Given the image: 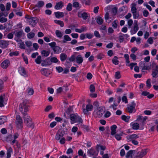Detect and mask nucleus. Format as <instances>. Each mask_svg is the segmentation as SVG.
<instances>
[{"mask_svg": "<svg viewBox=\"0 0 158 158\" xmlns=\"http://www.w3.org/2000/svg\"><path fill=\"white\" fill-rule=\"evenodd\" d=\"M14 34L15 35L14 40L17 42H22V40L20 39L24 35V32L23 30H15L14 31Z\"/></svg>", "mask_w": 158, "mask_h": 158, "instance_id": "f257e3e1", "label": "nucleus"}, {"mask_svg": "<svg viewBox=\"0 0 158 158\" xmlns=\"http://www.w3.org/2000/svg\"><path fill=\"white\" fill-rule=\"evenodd\" d=\"M24 123L26 126L29 127L33 129L34 128V125L31 118L27 114H25L23 116Z\"/></svg>", "mask_w": 158, "mask_h": 158, "instance_id": "f03ea898", "label": "nucleus"}, {"mask_svg": "<svg viewBox=\"0 0 158 158\" xmlns=\"http://www.w3.org/2000/svg\"><path fill=\"white\" fill-rule=\"evenodd\" d=\"M104 112L103 107L100 106L94 110L93 114L94 117L96 118H99L102 117Z\"/></svg>", "mask_w": 158, "mask_h": 158, "instance_id": "7ed1b4c3", "label": "nucleus"}, {"mask_svg": "<svg viewBox=\"0 0 158 158\" xmlns=\"http://www.w3.org/2000/svg\"><path fill=\"white\" fill-rule=\"evenodd\" d=\"M135 106L136 103L135 102L133 101L131 103L127 105V112L129 113H135L136 111Z\"/></svg>", "mask_w": 158, "mask_h": 158, "instance_id": "20e7f679", "label": "nucleus"}, {"mask_svg": "<svg viewBox=\"0 0 158 158\" xmlns=\"http://www.w3.org/2000/svg\"><path fill=\"white\" fill-rule=\"evenodd\" d=\"M19 108L20 111L24 115L27 114L26 112L28 111V106L24 102L20 104Z\"/></svg>", "mask_w": 158, "mask_h": 158, "instance_id": "39448f33", "label": "nucleus"}, {"mask_svg": "<svg viewBox=\"0 0 158 158\" xmlns=\"http://www.w3.org/2000/svg\"><path fill=\"white\" fill-rule=\"evenodd\" d=\"M39 19L36 17H32L28 19V23L32 27H35Z\"/></svg>", "mask_w": 158, "mask_h": 158, "instance_id": "423d86ee", "label": "nucleus"}, {"mask_svg": "<svg viewBox=\"0 0 158 158\" xmlns=\"http://www.w3.org/2000/svg\"><path fill=\"white\" fill-rule=\"evenodd\" d=\"M15 123L18 128H21L23 127L22 119L19 115H17L16 116Z\"/></svg>", "mask_w": 158, "mask_h": 158, "instance_id": "0eeeda50", "label": "nucleus"}, {"mask_svg": "<svg viewBox=\"0 0 158 158\" xmlns=\"http://www.w3.org/2000/svg\"><path fill=\"white\" fill-rule=\"evenodd\" d=\"M65 134V131L64 130L61 129H59L56 135L55 139L57 140H59L61 137L63 136Z\"/></svg>", "mask_w": 158, "mask_h": 158, "instance_id": "6e6552de", "label": "nucleus"}, {"mask_svg": "<svg viewBox=\"0 0 158 158\" xmlns=\"http://www.w3.org/2000/svg\"><path fill=\"white\" fill-rule=\"evenodd\" d=\"M147 153V149L142 150L141 151L138 153L137 155L135 156V158H142Z\"/></svg>", "mask_w": 158, "mask_h": 158, "instance_id": "1a4fd4ad", "label": "nucleus"}, {"mask_svg": "<svg viewBox=\"0 0 158 158\" xmlns=\"http://www.w3.org/2000/svg\"><path fill=\"white\" fill-rule=\"evenodd\" d=\"M151 75L153 78L158 77V65L156 66V69L152 70Z\"/></svg>", "mask_w": 158, "mask_h": 158, "instance_id": "9d476101", "label": "nucleus"}, {"mask_svg": "<svg viewBox=\"0 0 158 158\" xmlns=\"http://www.w3.org/2000/svg\"><path fill=\"white\" fill-rule=\"evenodd\" d=\"M19 72L21 75L25 77H27V74L25 69V68L23 67H20L19 68Z\"/></svg>", "mask_w": 158, "mask_h": 158, "instance_id": "9b49d317", "label": "nucleus"}, {"mask_svg": "<svg viewBox=\"0 0 158 158\" xmlns=\"http://www.w3.org/2000/svg\"><path fill=\"white\" fill-rule=\"evenodd\" d=\"M148 118V117L147 116H145L143 117L142 116L139 115L137 120L138 121H140L144 125L146 123V120Z\"/></svg>", "mask_w": 158, "mask_h": 158, "instance_id": "f8f14e48", "label": "nucleus"}, {"mask_svg": "<svg viewBox=\"0 0 158 158\" xmlns=\"http://www.w3.org/2000/svg\"><path fill=\"white\" fill-rule=\"evenodd\" d=\"M93 108V106L92 105L88 104L86 106V109H83V112L85 114H87L88 112L92 111Z\"/></svg>", "mask_w": 158, "mask_h": 158, "instance_id": "ddd939ff", "label": "nucleus"}, {"mask_svg": "<svg viewBox=\"0 0 158 158\" xmlns=\"http://www.w3.org/2000/svg\"><path fill=\"white\" fill-rule=\"evenodd\" d=\"M10 64V61L6 59L1 64V65L3 69H6L9 65Z\"/></svg>", "mask_w": 158, "mask_h": 158, "instance_id": "4468645a", "label": "nucleus"}, {"mask_svg": "<svg viewBox=\"0 0 158 158\" xmlns=\"http://www.w3.org/2000/svg\"><path fill=\"white\" fill-rule=\"evenodd\" d=\"M51 64V61L50 60V58L45 59L42 61L41 63V65L43 66H45L47 65H49Z\"/></svg>", "mask_w": 158, "mask_h": 158, "instance_id": "2eb2a0df", "label": "nucleus"}, {"mask_svg": "<svg viewBox=\"0 0 158 158\" xmlns=\"http://www.w3.org/2000/svg\"><path fill=\"white\" fill-rule=\"evenodd\" d=\"M83 58L82 55L80 54L78 55L76 57V62L78 64L82 63L83 61Z\"/></svg>", "mask_w": 158, "mask_h": 158, "instance_id": "dca6fc26", "label": "nucleus"}, {"mask_svg": "<svg viewBox=\"0 0 158 158\" xmlns=\"http://www.w3.org/2000/svg\"><path fill=\"white\" fill-rule=\"evenodd\" d=\"M8 45V42L4 40H0V47L2 48H6Z\"/></svg>", "mask_w": 158, "mask_h": 158, "instance_id": "f3484780", "label": "nucleus"}, {"mask_svg": "<svg viewBox=\"0 0 158 158\" xmlns=\"http://www.w3.org/2000/svg\"><path fill=\"white\" fill-rule=\"evenodd\" d=\"M63 6L64 3L62 1H60L56 3L55 6V9L56 10H59L61 9Z\"/></svg>", "mask_w": 158, "mask_h": 158, "instance_id": "a211bd4d", "label": "nucleus"}, {"mask_svg": "<svg viewBox=\"0 0 158 158\" xmlns=\"http://www.w3.org/2000/svg\"><path fill=\"white\" fill-rule=\"evenodd\" d=\"M52 49L54 53L56 54L60 53L62 51V48L60 47L56 46Z\"/></svg>", "mask_w": 158, "mask_h": 158, "instance_id": "6ab92c4d", "label": "nucleus"}, {"mask_svg": "<svg viewBox=\"0 0 158 158\" xmlns=\"http://www.w3.org/2000/svg\"><path fill=\"white\" fill-rule=\"evenodd\" d=\"M136 151L135 150H130L126 154V158H132L133 154L134 153H135Z\"/></svg>", "mask_w": 158, "mask_h": 158, "instance_id": "aec40b11", "label": "nucleus"}, {"mask_svg": "<svg viewBox=\"0 0 158 158\" xmlns=\"http://www.w3.org/2000/svg\"><path fill=\"white\" fill-rule=\"evenodd\" d=\"M89 153L91 155L97 156L98 154V150L96 151L94 149L91 148L89 150Z\"/></svg>", "mask_w": 158, "mask_h": 158, "instance_id": "412c9836", "label": "nucleus"}, {"mask_svg": "<svg viewBox=\"0 0 158 158\" xmlns=\"http://www.w3.org/2000/svg\"><path fill=\"white\" fill-rule=\"evenodd\" d=\"M139 30V27L138 25V22L137 21H134V26L133 28V31L134 32H132V34H134L137 31Z\"/></svg>", "mask_w": 158, "mask_h": 158, "instance_id": "4be33fe9", "label": "nucleus"}, {"mask_svg": "<svg viewBox=\"0 0 158 158\" xmlns=\"http://www.w3.org/2000/svg\"><path fill=\"white\" fill-rule=\"evenodd\" d=\"M78 114H71L70 115V118L71 121V123H74V121H75L76 118Z\"/></svg>", "mask_w": 158, "mask_h": 158, "instance_id": "5701e85b", "label": "nucleus"}, {"mask_svg": "<svg viewBox=\"0 0 158 158\" xmlns=\"http://www.w3.org/2000/svg\"><path fill=\"white\" fill-rule=\"evenodd\" d=\"M44 5V2L42 1H39L35 5V6L34 8L35 7H38L39 8H40L42 7Z\"/></svg>", "mask_w": 158, "mask_h": 158, "instance_id": "b1692460", "label": "nucleus"}, {"mask_svg": "<svg viewBox=\"0 0 158 158\" xmlns=\"http://www.w3.org/2000/svg\"><path fill=\"white\" fill-rule=\"evenodd\" d=\"M54 15L55 17L57 18H60L64 17V14L63 12H54Z\"/></svg>", "mask_w": 158, "mask_h": 158, "instance_id": "393cba45", "label": "nucleus"}, {"mask_svg": "<svg viewBox=\"0 0 158 158\" xmlns=\"http://www.w3.org/2000/svg\"><path fill=\"white\" fill-rule=\"evenodd\" d=\"M78 17L80 18H82L84 20H86L88 17V15L86 12H83L81 14H79Z\"/></svg>", "mask_w": 158, "mask_h": 158, "instance_id": "a878e982", "label": "nucleus"}, {"mask_svg": "<svg viewBox=\"0 0 158 158\" xmlns=\"http://www.w3.org/2000/svg\"><path fill=\"white\" fill-rule=\"evenodd\" d=\"M117 128V126L115 125H113L110 127L111 130V134L112 135H114L116 133V129Z\"/></svg>", "mask_w": 158, "mask_h": 158, "instance_id": "bb28decb", "label": "nucleus"}, {"mask_svg": "<svg viewBox=\"0 0 158 158\" xmlns=\"http://www.w3.org/2000/svg\"><path fill=\"white\" fill-rule=\"evenodd\" d=\"M5 99V96L1 95L0 96V107L4 106V101Z\"/></svg>", "mask_w": 158, "mask_h": 158, "instance_id": "cd10ccee", "label": "nucleus"}, {"mask_svg": "<svg viewBox=\"0 0 158 158\" xmlns=\"http://www.w3.org/2000/svg\"><path fill=\"white\" fill-rule=\"evenodd\" d=\"M131 126L133 129L137 130L139 128V124L137 123H131Z\"/></svg>", "mask_w": 158, "mask_h": 158, "instance_id": "c85d7f7f", "label": "nucleus"}, {"mask_svg": "<svg viewBox=\"0 0 158 158\" xmlns=\"http://www.w3.org/2000/svg\"><path fill=\"white\" fill-rule=\"evenodd\" d=\"M40 71L42 74L45 76H48L50 74L48 73V70L46 69H42Z\"/></svg>", "mask_w": 158, "mask_h": 158, "instance_id": "c756f323", "label": "nucleus"}, {"mask_svg": "<svg viewBox=\"0 0 158 158\" xmlns=\"http://www.w3.org/2000/svg\"><path fill=\"white\" fill-rule=\"evenodd\" d=\"M60 57L61 61L63 62L67 59V56L65 53H62L60 55Z\"/></svg>", "mask_w": 158, "mask_h": 158, "instance_id": "7c9ffc66", "label": "nucleus"}, {"mask_svg": "<svg viewBox=\"0 0 158 158\" xmlns=\"http://www.w3.org/2000/svg\"><path fill=\"white\" fill-rule=\"evenodd\" d=\"M13 152V149L11 147H9L7 149L6 158H10L11 156V153Z\"/></svg>", "mask_w": 158, "mask_h": 158, "instance_id": "2f4dec72", "label": "nucleus"}, {"mask_svg": "<svg viewBox=\"0 0 158 158\" xmlns=\"http://www.w3.org/2000/svg\"><path fill=\"white\" fill-rule=\"evenodd\" d=\"M6 116H0V125L3 124L6 121Z\"/></svg>", "mask_w": 158, "mask_h": 158, "instance_id": "473e14b6", "label": "nucleus"}, {"mask_svg": "<svg viewBox=\"0 0 158 158\" xmlns=\"http://www.w3.org/2000/svg\"><path fill=\"white\" fill-rule=\"evenodd\" d=\"M55 34L57 37L59 38H61L63 35L62 33L59 30H56Z\"/></svg>", "mask_w": 158, "mask_h": 158, "instance_id": "72a5a7b5", "label": "nucleus"}, {"mask_svg": "<svg viewBox=\"0 0 158 158\" xmlns=\"http://www.w3.org/2000/svg\"><path fill=\"white\" fill-rule=\"evenodd\" d=\"M42 61L41 57L40 56H38L35 60V62L38 64H40Z\"/></svg>", "mask_w": 158, "mask_h": 158, "instance_id": "f704fd0d", "label": "nucleus"}, {"mask_svg": "<svg viewBox=\"0 0 158 158\" xmlns=\"http://www.w3.org/2000/svg\"><path fill=\"white\" fill-rule=\"evenodd\" d=\"M118 57L116 56H114L112 59V62L115 65H118Z\"/></svg>", "mask_w": 158, "mask_h": 158, "instance_id": "c9c22d12", "label": "nucleus"}, {"mask_svg": "<svg viewBox=\"0 0 158 158\" xmlns=\"http://www.w3.org/2000/svg\"><path fill=\"white\" fill-rule=\"evenodd\" d=\"M54 22L56 24L60 25L61 27H63L64 26V23L62 21L60 20H54Z\"/></svg>", "mask_w": 158, "mask_h": 158, "instance_id": "e433bc0d", "label": "nucleus"}, {"mask_svg": "<svg viewBox=\"0 0 158 158\" xmlns=\"http://www.w3.org/2000/svg\"><path fill=\"white\" fill-rule=\"evenodd\" d=\"M64 40L63 41V43H65L66 41H70L71 40V38L68 35H65L64 36Z\"/></svg>", "mask_w": 158, "mask_h": 158, "instance_id": "4c0bfd02", "label": "nucleus"}, {"mask_svg": "<svg viewBox=\"0 0 158 158\" xmlns=\"http://www.w3.org/2000/svg\"><path fill=\"white\" fill-rule=\"evenodd\" d=\"M50 53V52L44 50L42 51L41 52L42 55L44 56H48L49 55Z\"/></svg>", "mask_w": 158, "mask_h": 158, "instance_id": "58836bf2", "label": "nucleus"}, {"mask_svg": "<svg viewBox=\"0 0 158 158\" xmlns=\"http://www.w3.org/2000/svg\"><path fill=\"white\" fill-rule=\"evenodd\" d=\"M103 20L102 18L100 17H98L97 19V22L99 25H101L102 24Z\"/></svg>", "mask_w": 158, "mask_h": 158, "instance_id": "ea45409f", "label": "nucleus"}, {"mask_svg": "<svg viewBox=\"0 0 158 158\" xmlns=\"http://www.w3.org/2000/svg\"><path fill=\"white\" fill-rule=\"evenodd\" d=\"M83 122V120L82 118L78 115L76 118V120L75 121H74L75 123H82Z\"/></svg>", "mask_w": 158, "mask_h": 158, "instance_id": "a19ab883", "label": "nucleus"}, {"mask_svg": "<svg viewBox=\"0 0 158 158\" xmlns=\"http://www.w3.org/2000/svg\"><path fill=\"white\" fill-rule=\"evenodd\" d=\"M50 61H51V64H52V63H56L59 62H60V61L57 59L55 57H52L50 59Z\"/></svg>", "mask_w": 158, "mask_h": 158, "instance_id": "79ce46f5", "label": "nucleus"}, {"mask_svg": "<svg viewBox=\"0 0 158 158\" xmlns=\"http://www.w3.org/2000/svg\"><path fill=\"white\" fill-rule=\"evenodd\" d=\"M28 94L30 95H31L33 94L34 91L33 89L32 88H29L27 89Z\"/></svg>", "mask_w": 158, "mask_h": 158, "instance_id": "37998d69", "label": "nucleus"}, {"mask_svg": "<svg viewBox=\"0 0 158 158\" xmlns=\"http://www.w3.org/2000/svg\"><path fill=\"white\" fill-rule=\"evenodd\" d=\"M118 23V21L117 20H115L113 22L112 26L114 29H115L117 28Z\"/></svg>", "mask_w": 158, "mask_h": 158, "instance_id": "c03bdc74", "label": "nucleus"}, {"mask_svg": "<svg viewBox=\"0 0 158 158\" xmlns=\"http://www.w3.org/2000/svg\"><path fill=\"white\" fill-rule=\"evenodd\" d=\"M151 79L150 78H149L147 79V81H146V84L147 87L148 88H150L152 86L151 84Z\"/></svg>", "mask_w": 158, "mask_h": 158, "instance_id": "a18cd8bd", "label": "nucleus"}, {"mask_svg": "<svg viewBox=\"0 0 158 158\" xmlns=\"http://www.w3.org/2000/svg\"><path fill=\"white\" fill-rule=\"evenodd\" d=\"M35 34L34 33L30 32L27 34V37L28 39H31L34 38L35 36Z\"/></svg>", "mask_w": 158, "mask_h": 158, "instance_id": "49530a36", "label": "nucleus"}, {"mask_svg": "<svg viewBox=\"0 0 158 158\" xmlns=\"http://www.w3.org/2000/svg\"><path fill=\"white\" fill-rule=\"evenodd\" d=\"M116 79H118L121 77L120 72L119 71H117L115 72L114 75Z\"/></svg>", "mask_w": 158, "mask_h": 158, "instance_id": "de8ad7c7", "label": "nucleus"}, {"mask_svg": "<svg viewBox=\"0 0 158 158\" xmlns=\"http://www.w3.org/2000/svg\"><path fill=\"white\" fill-rule=\"evenodd\" d=\"M135 6H136L135 4H133L132 5V7H131V11L132 14L137 12V9L135 7Z\"/></svg>", "mask_w": 158, "mask_h": 158, "instance_id": "09e8293b", "label": "nucleus"}, {"mask_svg": "<svg viewBox=\"0 0 158 158\" xmlns=\"http://www.w3.org/2000/svg\"><path fill=\"white\" fill-rule=\"evenodd\" d=\"M72 4L71 3H69L67 6L66 10L68 11H70L72 10Z\"/></svg>", "mask_w": 158, "mask_h": 158, "instance_id": "8fccbe9b", "label": "nucleus"}, {"mask_svg": "<svg viewBox=\"0 0 158 158\" xmlns=\"http://www.w3.org/2000/svg\"><path fill=\"white\" fill-rule=\"evenodd\" d=\"M144 61L143 62H140V63H139V65H140L141 64H143V66H142V67H143V68H142V70H148V66H146L145 65V64L144 63Z\"/></svg>", "mask_w": 158, "mask_h": 158, "instance_id": "3c124183", "label": "nucleus"}, {"mask_svg": "<svg viewBox=\"0 0 158 158\" xmlns=\"http://www.w3.org/2000/svg\"><path fill=\"white\" fill-rule=\"evenodd\" d=\"M133 18L134 19H138L139 17V14L138 12H135L132 13Z\"/></svg>", "mask_w": 158, "mask_h": 158, "instance_id": "603ef678", "label": "nucleus"}, {"mask_svg": "<svg viewBox=\"0 0 158 158\" xmlns=\"http://www.w3.org/2000/svg\"><path fill=\"white\" fill-rule=\"evenodd\" d=\"M122 133L118 134H116L115 135V138L118 140H120L121 139V136H122Z\"/></svg>", "mask_w": 158, "mask_h": 158, "instance_id": "864d4df0", "label": "nucleus"}, {"mask_svg": "<svg viewBox=\"0 0 158 158\" xmlns=\"http://www.w3.org/2000/svg\"><path fill=\"white\" fill-rule=\"evenodd\" d=\"M14 31L7 34V38L9 39H11L13 38Z\"/></svg>", "mask_w": 158, "mask_h": 158, "instance_id": "5fc2aeb1", "label": "nucleus"}, {"mask_svg": "<svg viewBox=\"0 0 158 158\" xmlns=\"http://www.w3.org/2000/svg\"><path fill=\"white\" fill-rule=\"evenodd\" d=\"M7 19L5 17H2L0 16V22L2 23L6 22L7 21Z\"/></svg>", "mask_w": 158, "mask_h": 158, "instance_id": "6e6d98bb", "label": "nucleus"}, {"mask_svg": "<svg viewBox=\"0 0 158 158\" xmlns=\"http://www.w3.org/2000/svg\"><path fill=\"white\" fill-rule=\"evenodd\" d=\"M14 11L17 15L19 16H21L22 15V13L20 11H19L17 9L15 10H14Z\"/></svg>", "mask_w": 158, "mask_h": 158, "instance_id": "4d7b16f0", "label": "nucleus"}, {"mask_svg": "<svg viewBox=\"0 0 158 158\" xmlns=\"http://www.w3.org/2000/svg\"><path fill=\"white\" fill-rule=\"evenodd\" d=\"M89 89H90V91L91 92L93 93L95 91V87L92 84V85H90Z\"/></svg>", "mask_w": 158, "mask_h": 158, "instance_id": "13d9d810", "label": "nucleus"}, {"mask_svg": "<svg viewBox=\"0 0 158 158\" xmlns=\"http://www.w3.org/2000/svg\"><path fill=\"white\" fill-rule=\"evenodd\" d=\"M76 57L75 55H73L69 58V60L70 61H74L76 60Z\"/></svg>", "mask_w": 158, "mask_h": 158, "instance_id": "bf43d9fd", "label": "nucleus"}, {"mask_svg": "<svg viewBox=\"0 0 158 158\" xmlns=\"http://www.w3.org/2000/svg\"><path fill=\"white\" fill-rule=\"evenodd\" d=\"M123 34H121L119 36V41L120 43H121L123 42V40L124 39V37L123 35Z\"/></svg>", "mask_w": 158, "mask_h": 158, "instance_id": "052dcab7", "label": "nucleus"}, {"mask_svg": "<svg viewBox=\"0 0 158 158\" xmlns=\"http://www.w3.org/2000/svg\"><path fill=\"white\" fill-rule=\"evenodd\" d=\"M99 147H100L101 149L102 150H104L106 148V147L104 146L100 145H97L96 148L97 150H98V149Z\"/></svg>", "mask_w": 158, "mask_h": 158, "instance_id": "680f3d73", "label": "nucleus"}, {"mask_svg": "<svg viewBox=\"0 0 158 158\" xmlns=\"http://www.w3.org/2000/svg\"><path fill=\"white\" fill-rule=\"evenodd\" d=\"M94 35L96 37L100 38L101 37V36L99 33V32L97 31H95L94 32Z\"/></svg>", "mask_w": 158, "mask_h": 158, "instance_id": "e2e57ef3", "label": "nucleus"}, {"mask_svg": "<svg viewBox=\"0 0 158 158\" xmlns=\"http://www.w3.org/2000/svg\"><path fill=\"white\" fill-rule=\"evenodd\" d=\"M79 6V3L77 2H74L73 3V6L74 7L77 8Z\"/></svg>", "mask_w": 158, "mask_h": 158, "instance_id": "0e129e2a", "label": "nucleus"}, {"mask_svg": "<svg viewBox=\"0 0 158 158\" xmlns=\"http://www.w3.org/2000/svg\"><path fill=\"white\" fill-rule=\"evenodd\" d=\"M133 23V21L132 19H130L127 22V24L129 26V27L130 28L131 27V26L132 25V24Z\"/></svg>", "mask_w": 158, "mask_h": 158, "instance_id": "69168bd1", "label": "nucleus"}, {"mask_svg": "<svg viewBox=\"0 0 158 158\" xmlns=\"http://www.w3.org/2000/svg\"><path fill=\"white\" fill-rule=\"evenodd\" d=\"M86 37L89 39H91L93 37V34L91 33H86Z\"/></svg>", "mask_w": 158, "mask_h": 158, "instance_id": "338daca9", "label": "nucleus"}, {"mask_svg": "<svg viewBox=\"0 0 158 158\" xmlns=\"http://www.w3.org/2000/svg\"><path fill=\"white\" fill-rule=\"evenodd\" d=\"M143 15L145 17H147L149 15V12L147 10H144L143 12Z\"/></svg>", "mask_w": 158, "mask_h": 158, "instance_id": "774afa93", "label": "nucleus"}]
</instances>
